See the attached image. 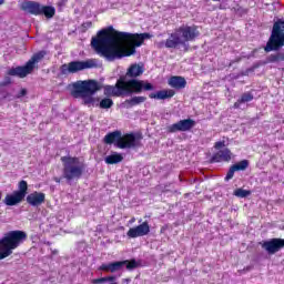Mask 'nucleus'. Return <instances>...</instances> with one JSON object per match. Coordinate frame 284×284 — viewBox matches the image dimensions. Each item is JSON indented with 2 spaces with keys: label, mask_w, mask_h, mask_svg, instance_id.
<instances>
[{
  "label": "nucleus",
  "mask_w": 284,
  "mask_h": 284,
  "mask_svg": "<svg viewBox=\"0 0 284 284\" xmlns=\"http://www.w3.org/2000/svg\"><path fill=\"white\" fill-rule=\"evenodd\" d=\"M145 39H152L150 33H129L116 31L110 26L98 31L97 36L91 39V47L98 54L114 61V59H123V57H132L136 52V48H141Z\"/></svg>",
  "instance_id": "1"
},
{
  "label": "nucleus",
  "mask_w": 284,
  "mask_h": 284,
  "mask_svg": "<svg viewBox=\"0 0 284 284\" xmlns=\"http://www.w3.org/2000/svg\"><path fill=\"white\" fill-rule=\"evenodd\" d=\"M143 72H145L143 64L132 63L128 68L125 75H121L114 85L106 84L103 87L105 97L121 98L151 92L154 90V85L148 81L139 80Z\"/></svg>",
  "instance_id": "2"
},
{
  "label": "nucleus",
  "mask_w": 284,
  "mask_h": 284,
  "mask_svg": "<svg viewBox=\"0 0 284 284\" xmlns=\"http://www.w3.org/2000/svg\"><path fill=\"white\" fill-rule=\"evenodd\" d=\"M200 34L201 32H199V27L196 24H182L176 28L174 32L169 34V38L165 41H162L160 45H163L168 50H176L183 45L185 52H187V43H190V41H196Z\"/></svg>",
  "instance_id": "3"
},
{
  "label": "nucleus",
  "mask_w": 284,
  "mask_h": 284,
  "mask_svg": "<svg viewBox=\"0 0 284 284\" xmlns=\"http://www.w3.org/2000/svg\"><path fill=\"white\" fill-rule=\"evenodd\" d=\"M71 95L74 99H82L83 105H94L99 103V98H94V94L101 90V84L97 80L77 81L72 84Z\"/></svg>",
  "instance_id": "4"
},
{
  "label": "nucleus",
  "mask_w": 284,
  "mask_h": 284,
  "mask_svg": "<svg viewBox=\"0 0 284 284\" xmlns=\"http://www.w3.org/2000/svg\"><path fill=\"white\" fill-rule=\"evenodd\" d=\"M63 169H62V179H65L68 183L70 181H79L85 172V164L81 163L78 156H62L60 159Z\"/></svg>",
  "instance_id": "5"
},
{
  "label": "nucleus",
  "mask_w": 284,
  "mask_h": 284,
  "mask_svg": "<svg viewBox=\"0 0 284 284\" xmlns=\"http://www.w3.org/2000/svg\"><path fill=\"white\" fill-rule=\"evenodd\" d=\"M27 239L23 231H10L0 240V261L8 258L13 250H17Z\"/></svg>",
  "instance_id": "6"
},
{
  "label": "nucleus",
  "mask_w": 284,
  "mask_h": 284,
  "mask_svg": "<svg viewBox=\"0 0 284 284\" xmlns=\"http://www.w3.org/2000/svg\"><path fill=\"white\" fill-rule=\"evenodd\" d=\"M284 45V20L278 19L273 24L271 37L264 48L265 52L281 50Z\"/></svg>",
  "instance_id": "7"
},
{
  "label": "nucleus",
  "mask_w": 284,
  "mask_h": 284,
  "mask_svg": "<svg viewBox=\"0 0 284 284\" xmlns=\"http://www.w3.org/2000/svg\"><path fill=\"white\" fill-rule=\"evenodd\" d=\"M126 267V270L132 271L136 270L139 267V262H136L135 258L132 260H123V261H116V262H110L108 264L103 263L99 266L100 272H106L114 274L115 272H120V270H123V267Z\"/></svg>",
  "instance_id": "8"
},
{
  "label": "nucleus",
  "mask_w": 284,
  "mask_h": 284,
  "mask_svg": "<svg viewBox=\"0 0 284 284\" xmlns=\"http://www.w3.org/2000/svg\"><path fill=\"white\" fill-rule=\"evenodd\" d=\"M91 68H94V62L92 60L71 61L68 64H62L60 67V74H77V72H81L82 70H90Z\"/></svg>",
  "instance_id": "9"
},
{
  "label": "nucleus",
  "mask_w": 284,
  "mask_h": 284,
  "mask_svg": "<svg viewBox=\"0 0 284 284\" xmlns=\"http://www.w3.org/2000/svg\"><path fill=\"white\" fill-rule=\"evenodd\" d=\"M19 190L14 191L12 194H8L4 197V203L9 206L19 205L23 199H26V194H28V182L20 181L18 185Z\"/></svg>",
  "instance_id": "10"
},
{
  "label": "nucleus",
  "mask_w": 284,
  "mask_h": 284,
  "mask_svg": "<svg viewBox=\"0 0 284 284\" xmlns=\"http://www.w3.org/2000/svg\"><path fill=\"white\" fill-rule=\"evenodd\" d=\"M37 63V54H33L31 60L27 62L23 67H16L8 70L7 74L9 77H19V79H26L34 70Z\"/></svg>",
  "instance_id": "11"
},
{
  "label": "nucleus",
  "mask_w": 284,
  "mask_h": 284,
  "mask_svg": "<svg viewBox=\"0 0 284 284\" xmlns=\"http://www.w3.org/2000/svg\"><path fill=\"white\" fill-rule=\"evenodd\" d=\"M142 135L136 136L134 133H121L118 148L120 150H132L133 148H141Z\"/></svg>",
  "instance_id": "12"
},
{
  "label": "nucleus",
  "mask_w": 284,
  "mask_h": 284,
  "mask_svg": "<svg viewBox=\"0 0 284 284\" xmlns=\"http://www.w3.org/2000/svg\"><path fill=\"white\" fill-rule=\"evenodd\" d=\"M194 125H196V121L193 119H184L171 124L166 130L170 134H174V132H190Z\"/></svg>",
  "instance_id": "13"
},
{
  "label": "nucleus",
  "mask_w": 284,
  "mask_h": 284,
  "mask_svg": "<svg viewBox=\"0 0 284 284\" xmlns=\"http://www.w3.org/2000/svg\"><path fill=\"white\" fill-rule=\"evenodd\" d=\"M148 234H150V223L148 221L129 229L126 232V236H129V239H139L141 236H148Z\"/></svg>",
  "instance_id": "14"
},
{
  "label": "nucleus",
  "mask_w": 284,
  "mask_h": 284,
  "mask_svg": "<svg viewBox=\"0 0 284 284\" xmlns=\"http://www.w3.org/2000/svg\"><path fill=\"white\" fill-rule=\"evenodd\" d=\"M283 247L284 240L278 237H274L262 243V248L265 250L267 254H276V252H280Z\"/></svg>",
  "instance_id": "15"
},
{
  "label": "nucleus",
  "mask_w": 284,
  "mask_h": 284,
  "mask_svg": "<svg viewBox=\"0 0 284 284\" xmlns=\"http://www.w3.org/2000/svg\"><path fill=\"white\" fill-rule=\"evenodd\" d=\"M230 161H232V151L226 148L214 153L210 163H230Z\"/></svg>",
  "instance_id": "16"
},
{
  "label": "nucleus",
  "mask_w": 284,
  "mask_h": 284,
  "mask_svg": "<svg viewBox=\"0 0 284 284\" xmlns=\"http://www.w3.org/2000/svg\"><path fill=\"white\" fill-rule=\"evenodd\" d=\"M37 14L39 17H45V19L50 21V19H54V14H57V9L53 6H41L37 3Z\"/></svg>",
  "instance_id": "17"
},
{
  "label": "nucleus",
  "mask_w": 284,
  "mask_h": 284,
  "mask_svg": "<svg viewBox=\"0 0 284 284\" xmlns=\"http://www.w3.org/2000/svg\"><path fill=\"white\" fill-rule=\"evenodd\" d=\"M121 134H122L121 130L109 132L103 138V143H105L106 145L114 144L116 148H119V142L121 141Z\"/></svg>",
  "instance_id": "18"
},
{
  "label": "nucleus",
  "mask_w": 284,
  "mask_h": 284,
  "mask_svg": "<svg viewBox=\"0 0 284 284\" xmlns=\"http://www.w3.org/2000/svg\"><path fill=\"white\" fill-rule=\"evenodd\" d=\"M169 85L175 90H183L187 85V81L181 75H172L169 79Z\"/></svg>",
  "instance_id": "19"
},
{
  "label": "nucleus",
  "mask_w": 284,
  "mask_h": 284,
  "mask_svg": "<svg viewBox=\"0 0 284 284\" xmlns=\"http://www.w3.org/2000/svg\"><path fill=\"white\" fill-rule=\"evenodd\" d=\"M176 92L172 89H166V90H160L156 93H150L149 98L150 99H159L161 101H165V99H172Z\"/></svg>",
  "instance_id": "20"
},
{
  "label": "nucleus",
  "mask_w": 284,
  "mask_h": 284,
  "mask_svg": "<svg viewBox=\"0 0 284 284\" xmlns=\"http://www.w3.org/2000/svg\"><path fill=\"white\" fill-rule=\"evenodd\" d=\"M148 101L146 97L143 95H134L129 100L124 101V105L128 110H130V108H135V105H141V103H145Z\"/></svg>",
  "instance_id": "21"
},
{
  "label": "nucleus",
  "mask_w": 284,
  "mask_h": 284,
  "mask_svg": "<svg viewBox=\"0 0 284 284\" xmlns=\"http://www.w3.org/2000/svg\"><path fill=\"white\" fill-rule=\"evenodd\" d=\"M123 161V155L121 153L113 152L104 159L106 165H116Z\"/></svg>",
  "instance_id": "22"
},
{
  "label": "nucleus",
  "mask_w": 284,
  "mask_h": 284,
  "mask_svg": "<svg viewBox=\"0 0 284 284\" xmlns=\"http://www.w3.org/2000/svg\"><path fill=\"white\" fill-rule=\"evenodd\" d=\"M21 10L23 12H27V14H37V3L32 1H24L20 6Z\"/></svg>",
  "instance_id": "23"
},
{
  "label": "nucleus",
  "mask_w": 284,
  "mask_h": 284,
  "mask_svg": "<svg viewBox=\"0 0 284 284\" xmlns=\"http://www.w3.org/2000/svg\"><path fill=\"white\" fill-rule=\"evenodd\" d=\"M281 61H284V52L273 53L266 58L264 65H267V63H281Z\"/></svg>",
  "instance_id": "24"
},
{
  "label": "nucleus",
  "mask_w": 284,
  "mask_h": 284,
  "mask_svg": "<svg viewBox=\"0 0 284 284\" xmlns=\"http://www.w3.org/2000/svg\"><path fill=\"white\" fill-rule=\"evenodd\" d=\"M232 166H233V170H235V172H245V170H247L250 168V161L242 160V161L233 164Z\"/></svg>",
  "instance_id": "25"
},
{
  "label": "nucleus",
  "mask_w": 284,
  "mask_h": 284,
  "mask_svg": "<svg viewBox=\"0 0 284 284\" xmlns=\"http://www.w3.org/2000/svg\"><path fill=\"white\" fill-rule=\"evenodd\" d=\"M97 105H99L100 110H110V108H112V105H114V101L110 98H104Z\"/></svg>",
  "instance_id": "26"
},
{
  "label": "nucleus",
  "mask_w": 284,
  "mask_h": 284,
  "mask_svg": "<svg viewBox=\"0 0 284 284\" xmlns=\"http://www.w3.org/2000/svg\"><path fill=\"white\" fill-rule=\"evenodd\" d=\"M233 194L234 196H237V199H247V196L252 194V191L245 189H236Z\"/></svg>",
  "instance_id": "27"
},
{
  "label": "nucleus",
  "mask_w": 284,
  "mask_h": 284,
  "mask_svg": "<svg viewBox=\"0 0 284 284\" xmlns=\"http://www.w3.org/2000/svg\"><path fill=\"white\" fill-rule=\"evenodd\" d=\"M240 101L242 103H250V101H254V94H252V92H244L241 95Z\"/></svg>",
  "instance_id": "28"
},
{
  "label": "nucleus",
  "mask_w": 284,
  "mask_h": 284,
  "mask_svg": "<svg viewBox=\"0 0 284 284\" xmlns=\"http://www.w3.org/2000/svg\"><path fill=\"white\" fill-rule=\"evenodd\" d=\"M258 68H261V64H258V63L253 64L251 68L246 69L243 72V77H250V74H252V72H254Z\"/></svg>",
  "instance_id": "29"
},
{
  "label": "nucleus",
  "mask_w": 284,
  "mask_h": 284,
  "mask_svg": "<svg viewBox=\"0 0 284 284\" xmlns=\"http://www.w3.org/2000/svg\"><path fill=\"white\" fill-rule=\"evenodd\" d=\"M236 172V170L231 165L226 176L224 178L225 181H232V179H234V173Z\"/></svg>",
  "instance_id": "30"
},
{
  "label": "nucleus",
  "mask_w": 284,
  "mask_h": 284,
  "mask_svg": "<svg viewBox=\"0 0 284 284\" xmlns=\"http://www.w3.org/2000/svg\"><path fill=\"white\" fill-rule=\"evenodd\" d=\"M27 201L30 205H37V194L28 195Z\"/></svg>",
  "instance_id": "31"
},
{
  "label": "nucleus",
  "mask_w": 284,
  "mask_h": 284,
  "mask_svg": "<svg viewBox=\"0 0 284 284\" xmlns=\"http://www.w3.org/2000/svg\"><path fill=\"white\" fill-rule=\"evenodd\" d=\"M45 201V194L44 193H37V205H41Z\"/></svg>",
  "instance_id": "32"
},
{
  "label": "nucleus",
  "mask_w": 284,
  "mask_h": 284,
  "mask_svg": "<svg viewBox=\"0 0 284 284\" xmlns=\"http://www.w3.org/2000/svg\"><path fill=\"white\" fill-rule=\"evenodd\" d=\"M45 54H48V51H45V50L39 51V52L37 53V62L39 63V61H41L42 59H44V58H45Z\"/></svg>",
  "instance_id": "33"
},
{
  "label": "nucleus",
  "mask_w": 284,
  "mask_h": 284,
  "mask_svg": "<svg viewBox=\"0 0 284 284\" xmlns=\"http://www.w3.org/2000/svg\"><path fill=\"white\" fill-rule=\"evenodd\" d=\"M214 148L216 149V150H222V148H225V141H217V142H215L214 143Z\"/></svg>",
  "instance_id": "34"
},
{
  "label": "nucleus",
  "mask_w": 284,
  "mask_h": 284,
  "mask_svg": "<svg viewBox=\"0 0 284 284\" xmlns=\"http://www.w3.org/2000/svg\"><path fill=\"white\" fill-rule=\"evenodd\" d=\"M28 94V91L26 89H21V91L18 93L17 98L21 99V97H26Z\"/></svg>",
  "instance_id": "35"
},
{
  "label": "nucleus",
  "mask_w": 284,
  "mask_h": 284,
  "mask_svg": "<svg viewBox=\"0 0 284 284\" xmlns=\"http://www.w3.org/2000/svg\"><path fill=\"white\" fill-rule=\"evenodd\" d=\"M82 28H85V30L92 28V21H87L82 23Z\"/></svg>",
  "instance_id": "36"
},
{
  "label": "nucleus",
  "mask_w": 284,
  "mask_h": 284,
  "mask_svg": "<svg viewBox=\"0 0 284 284\" xmlns=\"http://www.w3.org/2000/svg\"><path fill=\"white\" fill-rule=\"evenodd\" d=\"M242 101H241V99H239L234 104H233V108L235 109V110H239V108H241V105H242Z\"/></svg>",
  "instance_id": "37"
},
{
  "label": "nucleus",
  "mask_w": 284,
  "mask_h": 284,
  "mask_svg": "<svg viewBox=\"0 0 284 284\" xmlns=\"http://www.w3.org/2000/svg\"><path fill=\"white\" fill-rule=\"evenodd\" d=\"M51 254H52V256H57V254H59V250H57V248L51 250Z\"/></svg>",
  "instance_id": "38"
},
{
  "label": "nucleus",
  "mask_w": 284,
  "mask_h": 284,
  "mask_svg": "<svg viewBox=\"0 0 284 284\" xmlns=\"http://www.w3.org/2000/svg\"><path fill=\"white\" fill-rule=\"evenodd\" d=\"M68 3V0H59V6H65Z\"/></svg>",
  "instance_id": "39"
},
{
  "label": "nucleus",
  "mask_w": 284,
  "mask_h": 284,
  "mask_svg": "<svg viewBox=\"0 0 284 284\" xmlns=\"http://www.w3.org/2000/svg\"><path fill=\"white\" fill-rule=\"evenodd\" d=\"M53 181H54L55 183H61V178L54 176V178H53Z\"/></svg>",
  "instance_id": "40"
},
{
  "label": "nucleus",
  "mask_w": 284,
  "mask_h": 284,
  "mask_svg": "<svg viewBox=\"0 0 284 284\" xmlns=\"http://www.w3.org/2000/svg\"><path fill=\"white\" fill-rule=\"evenodd\" d=\"M10 83V78H6V81L2 83V85H8Z\"/></svg>",
  "instance_id": "41"
},
{
  "label": "nucleus",
  "mask_w": 284,
  "mask_h": 284,
  "mask_svg": "<svg viewBox=\"0 0 284 284\" xmlns=\"http://www.w3.org/2000/svg\"><path fill=\"white\" fill-rule=\"evenodd\" d=\"M130 281H132V280L130 277H128V278L123 280V283H130Z\"/></svg>",
  "instance_id": "42"
},
{
  "label": "nucleus",
  "mask_w": 284,
  "mask_h": 284,
  "mask_svg": "<svg viewBox=\"0 0 284 284\" xmlns=\"http://www.w3.org/2000/svg\"><path fill=\"white\" fill-rule=\"evenodd\" d=\"M136 221V219L135 217H132L131 220H130V223H134Z\"/></svg>",
  "instance_id": "43"
},
{
  "label": "nucleus",
  "mask_w": 284,
  "mask_h": 284,
  "mask_svg": "<svg viewBox=\"0 0 284 284\" xmlns=\"http://www.w3.org/2000/svg\"><path fill=\"white\" fill-rule=\"evenodd\" d=\"M4 2L6 0H0V6H3Z\"/></svg>",
  "instance_id": "44"
},
{
  "label": "nucleus",
  "mask_w": 284,
  "mask_h": 284,
  "mask_svg": "<svg viewBox=\"0 0 284 284\" xmlns=\"http://www.w3.org/2000/svg\"><path fill=\"white\" fill-rule=\"evenodd\" d=\"M47 245H52V243H50V242H47Z\"/></svg>",
  "instance_id": "45"
},
{
  "label": "nucleus",
  "mask_w": 284,
  "mask_h": 284,
  "mask_svg": "<svg viewBox=\"0 0 284 284\" xmlns=\"http://www.w3.org/2000/svg\"><path fill=\"white\" fill-rule=\"evenodd\" d=\"M0 201H1V193H0Z\"/></svg>",
  "instance_id": "46"
},
{
  "label": "nucleus",
  "mask_w": 284,
  "mask_h": 284,
  "mask_svg": "<svg viewBox=\"0 0 284 284\" xmlns=\"http://www.w3.org/2000/svg\"><path fill=\"white\" fill-rule=\"evenodd\" d=\"M213 1H221V0H213Z\"/></svg>",
  "instance_id": "47"
}]
</instances>
